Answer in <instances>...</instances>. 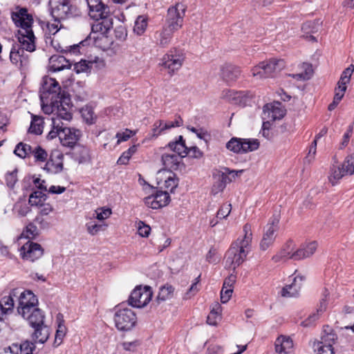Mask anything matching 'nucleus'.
<instances>
[{"instance_id":"1","label":"nucleus","mask_w":354,"mask_h":354,"mask_svg":"<svg viewBox=\"0 0 354 354\" xmlns=\"http://www.w3.org/2000/svg\"><path fill=\"white\" fill-rule=\"evenodd\" d=\"M12 19L17 27V37L21 46L26 51L33 52L36 49V37L32 30L33 17L28 12L26 8H21L18 12L12 13Z\"/></svg>"},{"instance_id":"2","label":"nucleus","mask_w":354,"mask_h":354,"mask_svg":"<svg viewBox=\"0 0 354 354\" xmlns=\"http://www.w3.org/2000/svg\"><path fill=\"white\" fill-rule=\"evenodd\" d=\"M243 231L244 236L242 239H238L232 243L225 254L226 265L232 266L235 270L246 259L247 255L250 251L252 233L251 225L249 223L244 225Z\"/></svg>"},{"instance_id":"3","label":"nucleus","mask_w":354,"mask_h":354,"mask_svg":"<svg viewBox=\"0 0 354 354\" xmlns=\"http://www.w3.org/2000/svg\"><path fill=\"white\" fill-rule=\"evenodd\" d=\"M50 13L55 21L60 22L71 17H80V9L73 3V0H50Z\"/></svg>"},{"instance_id":"4","label":"nucleus","mask_w":354,"mask_h":354,"mask_svg":"<svg viewBox=\"0 0 354 354\" xmlns=\"http://www.w3.org/2000/svg\"><path fill=\"white\" fill-rule=\"evenodd\" d=\"M286 66L283 59H270L252 68L253 77L259 79L275 77Z\"/></svg>"},{"instance_id":"5","label":"nucleus","mask_w":354,"mask_h":354,"mask_svg":"<svg viewBox=\"0 0 354 354\" xmlns=\"http://www.w3.org/2000/svg\"><path fill=\"white\" fill-rule=\"evenodd\" d=\"M114 323L116 328L120 331L131 330L137 323L136 313L130 308L120 304L115 307Z\"/></svg>"},{"instance_id":"6","label":"nucleus","mask_w":354,"mask_h":354,"mask_svg":"<svg viewBox=\"0 0 354 354\" xmlns=\"http://www.w3.org/2000/svg\"><path fill=\"white\" fill-rule=\"evenodd\" d=\"M185 54L183 49L173 47L163 55L160 65L168 71L169 75H173L183 66Z\"/></svg>"},{"instance_id":"7","label":"nucleus","mask_w":354,"mask_h":354,"mask_svg":"<svg viewBox=\"0 0 354 354\" xmlns=\"http://www.w3.org/2000/svg\"><path fill=\"white\" fill-rule=\"evenodd\" d=\"M153 297L152 288L149 286H137L131 292L128 302L134 308H141L146 306Z\"/></svg>"},{"instance_id":"8","label":"nucleus","mask_w":354,"mask_h":354,"mask_svg":"<svg viewBox=\"0 0 354 354\" xmlns=\"http://www.w3.org/2000/svg\"><path fill=\"white\" fill-rule=\"evenodd\" d=\"M185 12V8L183 4L176 3L170 7L167 10V25L165 27L174 32L180 29L183 26Z\"/></svg>"},{"instance_id":"9","label":"nucleus","mask_w":354,"mask_h":354,"mask_svg":"<svg viewBox=\"0 0 354 354\" xmlns=\"http://www.w3.org/2000/svg\"><path fill=\"white\" fill-rule=\"evenodd\" d=\"M259 143L257 140L232 138L227 143L226 148L236 153H245L257 149Z\"/></svg>"},{"instance_id":"10","label":"nucleus","mask_w":354,"mask_h":354,"mask_svg":"<svg viewBox=\"0 0 354 354\" xmlns=\"http://www.w3.org/2000/svg\"><path fill=\"white\" fill-rule=\"evenodd\" d=\"M167 147L183 158L189 156L191 158H200L203 156V153L197 147H187L182 136H179L175 141L169 142Z\"/></svg>"},{"instance_id":"11","label":"nucleus","mask_w":354,"mask_h":354,"mask_svg":"<svg viewBox=\"0 0 354 354\" xmlns=\"http://www.w3.org/2000/svg\"><path fill=\"white\" fill-rule=\"evenodd\" d=\"M337 339V334L330 328L324 330L321 340L318 342L315 349L316 354H335L333 344Z\"/></svg>"},{"instance_id":"12","label":"nucleus","mask_w":354,"mask_h":354,"mask_svg":"<svg viewBox=\"0 0 354 354\" xmlns=\"http://www.w3.org/2000/svg\"><path fill=\"white\" fill-rule=\"evenodd\" d=\"M61 93V86L55 79L51 77L46 78L42 85V91L40 94L41 102L56 100L55 98L57 99Z\"/></svg>"},{"instance_id":"13","label":"nucleus","mask_w":354,"mask_h":354,"mask_svg":"<svg viewBox=\"0 0 354 354\" xmlns=\"http://www.w3.org/2000/svg\"><path fill=\"white\" fill-rule=\"evenodd\" d=\"M221 97L232 104L245 106L248 104L253 96L248 91H237L226 89L223 91Z\"/></svg>"},{"instance_id":"14","label":"nucleus","mask_w":354,"mask_h":354,"mask_svg":"<svg viewBox=\"0 0 354 354\" xmlns=\"http://www.w3.org/2000/svg\"><path fill=\"white\" fill-rule=\"evenodd\" d=\"M279 219L278 218H273L266 225L260 243L261 250H266L273 244L277 236L276 232L279 230Z\"/></svg>"},{"instance_id":"15","label":"nucleus","mask_w":354,"mask_h":354,"mask_svg":"<svg viewBox=\"0 0 354 354\" xmlns=\"http://www.w3.org/2000/svg\"><path fill=\"white\" fill-rule=\"evenodd\" d=\"M81 137V131L75 128L66 127L63 123L60 133V143L62 146L73 148Z\"/></svg>"},{"instance_id":"16","label":"nucleus","mask_w":354,"mask_h":354,"mask_svg":"<svg viewBox=\"0 0 354 354\" xmlns=\"http://www.w3.org/2000/svg\"><path fill=\"white\" fill-rule=\"evenodd\" d=\"M38 299L30 290H24L20 294L17 306V312L20 314H26L29 310L36 307Z\"/></svg>"},{"instance_id":"17","label":"nucleus","mask_w":354,"mask_h":354,"mask_svg":"<svg viewBox=\"0 0 354 354\" xmlns=\"http://www.w3.org/2000/svg\"><path fill=\"white\" fill-rule=\"evenodd\" d=\"M144 201L147 207L157 209L167 205L170 201V196L167 191L158 190L145 198Z\"/></svg>"},{"instance_id":"18","label":"nucleus","mask_w":354,"mask_h":354,"mask_svg":"<svg viewBox=\"0 0 354 354\" xmlns=\"http://www.w3.org/2000/svg\"><path fill=\"white\" fill-rule=\"evenodd\" d=\"M22 258L24 260L34 262L35 261L39 259L44 254V249L41 245L32 242L28 241L21 248Z\"/></svg>"},{"instance_id":"19","label":"nucleus","mask_w":354,"mask_h":354,"mask_svg":"<svg viewBox=\"0 0 354 354\" xmlns=\"http://www.w3.org/2000/svg\"><path fill=\"white\" fill-rule=\"evenodd\" d=\"M183 124V120L180 115L177 116L174 121L165 122L162 120H156L152 126L151 138H156L164 133L165 131L176 127H181Z\"/></svg>"},{"instance_id":"20","label":"nucleus","mask_w":354,"mask_h":354,"mask_svg":"<svg viewBox=\"0 0 354 354\" xmlns=\"http://www.w3.org/2000/svg\"><path fill=\"white\" fill-rule=\"evenodd\" d=\"M46 162L43 169L48 174H56L63 170V154L58 151L51 152Z\"/></svg>"},{"instance_id":"21","label":"nucleus","mask_w":354,"mask_h":354,"mask_svg":"<svg viewBox=\"0 0 354 354\" xmlns=\"http://www.w3.org/2000/svg\"><path fill=\"white\" fill-rule=\"evenodd\" d=\"M243 172V169L233 170L228 167H223L221 170L214 169L212 174L214 180H217L226 187L227 184L231 183L239 174Z\"/></svg>"},{"instance_id":"22","label":"nucleus","mask_w":354,"mask_h":354,"mask_svg":"<svg viewBox=\"0 0 354 354\" xmlns=\"http://www.w3.org/2000/svg\"><path fill=\"white\" fill-rule=\"evenodd\" d=\"M45 38H46V42H48L47 39L50 40V44L51 46L57 51L62 53L66 54H73V55H79L80 54V48L82 46H84L87 42L88 39H86L84 40H82L77 44H73L68 46H65L64 48L60 45V44L57 41H54L51 39L50 37H48L46 35V33H45Z\"/></svg>"},{"instance_id":"23","label":"nucleus","mask_w":354,"mask_h":354,"mask_svg":"<svg viewBox=\"0 0 354 354\" xmlns=\"http://www.w3.org/2000/svg\"><path fill=\"white\" fill-rule=\"evenodd\" d=\"M241 70L240 67L232 64H224L221 66V76L227 83L236 82L240 77Z\"/></svg>"},{"instance_id":"24","label":"nucleus","mask_w":354,"mask_h":354,"mask_svg":"<svg viewBox=\"0 0 354 354\" xmlns=\"http://www.w3.org/2000/svg\"><path fill=\"white\" fill-rule=\"evenodd\" d=\"M281 104L277 105L266 104L263 108V120H270L274 121L281 119L286 114V111L280 107Z\"/></svg>"},{"instance_id":"25","label":"nucleus","mask_w":354,"mask_h":354,"mask_svg":"<svg viewBox=\"0 0 354 354\" xmlns=\"http://www.w3.org/2000/svg\"><path fill=\"white\" fill-rule=\"evenodd\" d=\"M294 249V242L292 240L290 239L286 241L277 254L272 257V260L275 263L286 261L289 259L293 260Z\"/></svg>"},{"instance_id":"26","label":"nucleus","mask_w":354,"mask_h":354,"mask_svg":"<svg viewBox=\"0 0 354 354\" xmlns=\"http://www.w3.org/2000/svg\"><path fill=\"white\" fill-rule=\"evenodd\" d=\"M317 245L318 244L316 241L301 244L300 247L294 252L293 260L299 261L310 257L316 251Z\"/></svg>"},{"instance_id":"27","label":"nucleus","mask_w":354,"mask_h":354,"mask_svg":"<svg viewBox=\"0 0 354 354\" xmlns=\"http://www.w3.org/2000/svg\"><path fill=\"white\" fill-rule=\"evenodd\" d=\"M36 348L35 344L29 340H25L20 344H12L7 348H5V352L8 351L10 354H33Z\"/></svg>"},{"instance_id":"28","label":"nucleus","mask_w":354,"mask_h":354,"mask_svg":"<svg viewBox=\"0 0 354 354\" xmlns=\"http://www.w3.org/2000/svg\"><path fill=\"white\" fill-rule=\"evenodd\" d=\"M22 317L28 322L29 325L33 328L44 324L45 315L42 310L38 308H33L28 313L20 314Z\"/></svg>"},{"instance_id":"29","label":"nucleus","mask_w":354,"mask_h":354,"mask_svg":"<svg viewBox=\"0 0 354 354\" xmlns=\"http://www.w3.org/2000/svg\"><path fill=\"white\" fill-rule=\"evenodd\" d=\"M72 62L63 55H53L49 59V70L53 72L71 68Z\"/></svg>"},{"instance_id":"30","label":"nucleus","mask_w":354,"mask_h":354,"mask_svg":"<svg viewBox=\"0 0 354 354\" xmlns=\"http://www.w3.org/2000/svg\"><path fill=\"white\" fill-rule=\"evenodd\" d=\"M182 158L176 152L173 153H165L161 156V161L165 169L176 171L180 166Z\"/></svg>"},{"instance_id":"31","label":"nucleus","mask_w":354,"mask_h":354,"mask_svg":"<svg viewBox=\"0 0 354 354\" xmlns=\"http://www.w3.org/2000/svg\"><path fill=\"white\" fill-rule=\"evenodd\" d=\"M304 279L305 278L302 276H296L290 284L286 285L282 288L281 292V296L290 297L298 295Z\"/></svg>"},{"instance_id":"32","label":"nucleus","mask_w":354,"mask_h":354,"mask_svg":"<svg viewBox=\"0 0 354 354\" xmlns=\"http://www.w3.org/2000/svg\"><path fill=\"white\" fill-rule=\"evenodd\" d=\"M174 288L169 283L161 286L156 299L152 301L151 306L156 308L162 303L171 299L174 296Z\"/></svg>"},{"instance_id":"33","label":"nucleus","mask_w":354,"mask_h":354,"mask_svg":"<svg viewBox=\"0 0 354 354\" xmlns=\"http://www.w3.org/2000/svg\"><path fill=\"white\" fill-rule=\"evenodd\" d=\"M34 332L32 334V342L35 344H44L49 338L50 328L45 324L39 326L33 327Z\"/></svg>"},{"instance_id":"34","label":"nucleus","mask_w":354,"mask_h":354,"mask_svg":"<svg viewBox=\"0 0 354 354\" xmlns=\"http://www.w3.org/2000/svg\"><path fill=\"white\" fill-rule=\"evenodd\" d=\"M174 32L165 27L161 30L156 31L154 34L155 42L161 48H166L171 42Z\"/></svg>"},{"instance_id":"35","label":"nucleus","mask_w":354,"mask_h":354,"mask_svg":"<svg viewBox=\"0 0 354 354\" xmlns=\"http://www.w3.org/2000/svg\"><path fill=\"white\" fill-rule=\"evenodd\" d=\"M98 13L100 19L103 21L100 25H104L105 30H108L112 26V19L110 18V8L104 3L98 4V7L94 10Z\"/></svg>"},{"instance_id":"36","label":"nucleus","mask_w":354,"mask_h":354,"mask_svg":"<svg viewBox=\"0 0 354 354\" xmlns=\"http://www.w3.org/2000/svg\"><path fill=\"white\" fill-rule=\"evenodd\" d=\"M25 48L17 44H14L10 53V59L11 62L19 67L24 66V53Z\"/></svg>"},{"instance_id":"37","label":"nucleus","mask_w":354,"mask_h":354,"mask_svg":"<svg viewBox=\"0 0 354 354\" xmlns=\"http://www.w3.org/2000/svg\"><path fill=\"white\" fill-rule=\"evenodd\" d=\"M57 329L55 333V337L53 342V346L57 347L61 344L62 340L66 335L67 328L64 325L63 315L58 313L57 315Z\"/></svg>"},{"instance_id":"38","label":"nucleus","mask_w":354,"mask_h":354,"mask_svg":"<svg viewBox=\"0 0 354 354\" xmlns=\"http://www.w3.org/2000/svg\"><path fill=\"white\" fill-rule=\"evenodd\" d=\"M293 346L292 341L290 337L285 336L279 337L275 342V351L277 353H288Z\"/></svg>"},{"instance_id":"39","label":"nucleus","mask_w":354,"mask_h":354,"mask_svg":"<svg viewBox=\"0 0 354 354\" xmlns=\"http://www.w3.org/2000/svg\"><path fill=\"white\" fill-rule=\"evenodd\" d=\"M14 308V299L12 294L3 297L0 300V321L3 319V315L11 312Z\"/></svg>"},{"instance_id":"40","label":"nucleus","mask_w":354,"mask_h":354,"mask_svg":"<svg viewBox=\"0 0 354 354\" xmlns=\"http://www.w3.org/2000/svg\"><path fill=\"white\" fill-rule=\"evenodd\" d=\"M44 120L40 116L32 115L28 132L35 135H41L43 132Z\"/></svg>"},{"instance_id":"41","label":"nucleus","mask_w":354,"mask_h":354,"mask_svg":"<svg viewBox=\"0 0 354 354\" xmlns=\"http://www.w3.org/2000/svg\"><path fill=\"white\" fill-rule=\"evenodd\" d=\"M63 128V122L59 119L52 118V129L46 136V138L48 140H53L58 137L60 140L61 129Z\"/></svg>"},{"instance_id":"42","label":"nucleus","mask_w":354,"mask_h":354,"mask_svg":"<svg viewBox=\"0 0 354 354\" xmlns=\"http://www.w3.org/2000/svg\"><path fill=\"white\" fill-rule=\"evenodd\" d=\"M32 148L30 145L21 142L15 147L14 153L21 158H28L31 155Z\"/></svg>"},{"instance_id":"43","label":"nucleus","mask_w":354,"mask_h":354,"mask_svg":"<svg viewBox=\"0 0 354 354\" xmlns=\"http://www.w3.org/2000/svg\"><path fill=\"white\" fill-rule=\"evenodd\" d=\"M148 25V18L144 15H139L134 24L133 31L137 35H142Z\"/></svg>"},{"instance_id":"44","label":"nucleus","mask_w":354,"mask_h":354,"mask_svg":"<svg viewBox=\"0 0 354 354\" xmlns=\"http://www.w3.org/2000/svg\"><path fill=\"white\" fill-rule=\"evenodd\" d=\"M47 195L41 191H35L29 196L28 203L31 206H39L44 203Z\"/></svg>"},{"instance_id":"45","label":"nucleus","mask_w":354,"mask_h":354,"mask_svg":"<svg viewBox=\"0 0 354 354\" xmlns=\"http://www.w3.org/2000/svg\"><path fill=\"white\" fill-rule=\"evenodd\" d=\"M35 162H44L47 160L48 153L41 146L37 145L32 148L31 155Z\"/></svg>"},{"instance_id":"46","label":"nucleus","mask_w":354,"mask_h":354,"mask_svg":"<svg viewBox=\"0 0 354 354\" xmlns=\"http://www.w3.org/2000/svg\"><path fill=\"white\" fill-rule=\"evenodd\" d=\"M221 312V306L218 303H216L207 318V322L209 325L215 326L217 324V318L220 317Z\"/></svg>"},{"instance_id":"47","label":"nucleus","mask_w":354,"mask_h":354,"mask_svg":"<svg viewBox=\"0 0 354 354\" xmlns=\"http://www.w3.org/2000/svg\"><path fill=\"white\" fill-rule=\"evenodd\" d=\"M74 156L80 163L85 162L89 159V150L86 147L77 146L74 152Z\"/></svg>"},{"instance_id":"48","label":"nucleus","mask_w":354,"mask_h":354,"mask_svg":"<svg viewBox=\"0 0 354 354\" xmlns=\"http://www.w3.org/2000/svg\"><path fill=\"white\" fill-rule=\"evenodd\" d=\"M82 116L84 120L88 124H94L96 121L97 116L95 114L91 106H85L81 110Z\"/></svg>"},{"instance_id":"49","label":"nucleus","mask_w":354,"mask_h":354,"mask_svg":"<svg viewBox=\"0 0 354 354\" xmlns=\"http://www.w3.org/2000/svg\"><path fill=\"white\" fill-rule=\"evenodd\" d=\"M323 306H326V299H322V301H321V308H322ZM322 309L319 308L317 310L316 313H313L312 315H309L307 319L304 320L301 325L304 327H309L313 326L315 322L319 319V312H322Z\"/></svg>"},{"instance_id":"50","label":"nucleus","mask_w":354,"mask_h":354,"mask_svg":"<svg viewBox=\"0 0 354 354\" xmlns=\"http://www.w3.org/2000/svg\"><path fill=\"white\" fill-rule=\"evenodd\" d=\"M137 145H133L130 147L127 151H124L119 159L118 160V164L119 165H127L131 157L136 152Z\"/></svg>"},{"instance_id":"51","label":"nucleus","mask_w":354,"mask_h":354,"mask_svg":"<svg viewBox=\"0 0 354 354\" xmlns=\"http://www.w3.org/2000/svg\"><path fill=\"white\" fill-rule=\"evenodd\" d=\"M344 175H347L346 174L345 169H344L343 167H334L332 169V173L329 177L330 182L333 185H335L337 180L341 179Z\"/></svg>"},{"instance_id":"52","label":"nucleus","mask_w":354,"mask_h":354,"mask_svg":"<svg viewBox=\"0 0 354 354\" xmlns=\"http://www.w3.org/2000/svg\"><path fill=\"white\" fill-rule=\"evenodd\" d=\"M70 109L68 107H56L55 113L57 118L55 119L64 120L66 121L70 120L72 118V114L70 112Z\"/></svg>"},{"instance_id":"53","label":"nucleus","mask_w":354,"mask_h":354,"mask_svg":"<svg viewBox=\"0 0 354 354\" xmlns=\"http://www.w3.org/2000/svg\"><path fill=\"white\" fill-rule=\"evenodd\" d=\"M91 62H87L84 59H81L80 62L74 64L73 70L77 74L87 72L91 68Z\"/></svg>"},{"instance_id":"54","label":"nucleus","mask_w":354,"mask_h":354,"mask_svg":"<svg viewBox=\"0 0 354 354\" xmlns=\"http://www.w3.org/2000/svg\"><path fill=\"white\" fill-rule=\"evenodd\" d=\"M347 174H354V153L348 156L342 165Z\"/></svg>"},{"instance_id":"55","label":"nucleus","mask_w":354,"mask_h":354,"mask_svg":"<svg viewBox=\"0 0 354 354\" xmlns=\"http://www.w3.org/2000/svg\"><path fill=\"white\" fill-rule=\"evenodd\" d=\"M56 107H58L56 100L44 101L41 102L42 111L46 114L55 113Z\"/></svg>"},{"instance_id":"56","label":"nucleus","mask_w":354,"mask_h":354,"mask_svg":"<svg viewBox=\"0 0 354 354\" xmlns=\"http://www.w3.org/2000/svg\"><path fill=\"white\" fill-rule=\"evenodd\" d=\"M58 106L68 107L71 109V98L68 95H66L64 91L62 92L58 97L56 99Z\"/></svg>"},{"instance_id":"57","label":"nucleus","mask_w":354,"mask_h":354,"mask_svg":"<svg viewBox=\"0 0 354 354\" xmlns=\"http://www.w3.org/2000/svg\"><path fill=\"white\" fill-rule=\"evenodd\" d=\"M106 225H104V227H106ZM86 227L87 232L91 235H93V236L97 234L100 230H104V227L103 228V227H104L103 225L97 224L94 221H91V222L87 223L86 224Z\"/></svg>"},{"instance_id":"58","label":"nucleus","mask_w":354,"mask_h":354,"mask_svg":"<svg viewBox=\"0 0 354 354\" xmlns=\"http://www.w3.org/2000/svg\"><path fill=\"white\" fill-rule=\"evenodd\" d=\"M231 204L225 203L221 206L217 212L216 217L219 219L225 218L231 212Z\"/></svg>"},{"instance_id":"59","label":"nucleus","mask_w":354,"mask_h":354,"mask_svg":"<svg viewBox=\"0 0 354 354\" xmlns=\"http://www.w3.org/2000/svg\"><path fill=\"white\" fill-rule=\"evenodd\" d=\"M151 232L149 225L140 221L138 223V233L142 237H148Z\"/></svg>"},{"instance_id":"60","label":"nucleus","mask_w":354,"mask_h":354,"mask_svg":"<svg viewBox=\"0 0 354 354\" xmlns=\"http://www.w3.org/2000/svg\"><path fill=\"white\" fill-rule=\"evenodd\" d=\"M353 70L351 69L350 67L346 68L340 77V80H339L337 84L342 85V86H346V84L349 82L351 75L353 73Z\"/></svg>"},{"instance_id":"61","label":"nucleus","mask_w":354,"mask_h":354,"mask_svg":"<svg viewBox=\"0 0 354 354\" xmlns=\"http://www.w3.org/2000/svg\"><path fill=\"white\" fill-rule=\"evenodd\" d=\"M140 345V342L139 340H134L133 342H124L122 343V346L124 350L131 352H135Z\"/></svg>"},{"instance_id":"62","label":"nucleus","mask_w":354,"mask_h":354,"mask_svg":"<svg viewBox=\"0 0 354 354\" xmlns=\"http://www.w3.org/2000/svg\"><path fill=\"white\" fill-rule=\"evenodd\" d=\"M131 130L127 129L124 132H118L116 134V138H118V143H120L122 141H127L129 140L133 135H134Z\"/></svg>"},{"instance_id":"63","label":"nucleus","mask_w":354,"mask_h":354,"mask_svg":"<svg viewBox=\"0 0 354 354\" xmlns=\"http://www.w3.org/2000/svg\"><path fill=\"white\" fill-rule=\"evenodd\" d=\"M6 181L7 185L9 187L12 188L17 181V171L8 173L6 176Z\"/></svg>"},{"instance_id":"64","label":"nucleus","mask_w":354,"mask_h":354,"mask_svg":"<svg viewBox=\"0 0 354 354\" xmlns=\"http://www.w3.org/2000/svg\"><path fill=\"white\" fill-rule=\"evenodd\" d=\"M233 292L232 288H222L221 291V301L223 304L227 303L232 297Z\"/></svg>"}]
</instances>
